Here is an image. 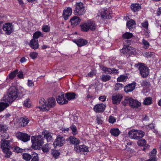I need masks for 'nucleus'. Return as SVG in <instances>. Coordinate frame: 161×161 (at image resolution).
Instances as JSON below:
<instances>
[{
    "label": "nucleus",
    "mask_w": 161,
    "mask_h": 161,
    "mask_svg": "<svg viewBox=\"0 0 161 161\" xmlns=\"http://www.w3.org/2000/svg\"><path fill=\"white\" fill-rule=\"evenodd\" d=\"M145 135V133L142 130L132 129L130 130L128 134L130 138L139 140L142 138Z\"/></svg>",
    "instance_id": "20e7f679"
},
{
    "label": "nucleus",
    "mask_w": 161,
    "mask_h": 161,
    "mask_svg": "<svg viewBox=\"0 0 161 161\" xmlns=\"http://www.w3.org/2000/svg\"><path fill=\"white\" fill-rule=\"evenodd\" d=\"M3 28L5 33L7 35H9L13 31V25L11 23H7L3 25Z\"/></svg>",
    "instance_id": "9d476101"
},
{
    "label": "nucleus",
    "mask_w": 161,
    "mask_h": 161,
    "mask_svg": "<svg viewBox=\"0 0 161 161\" xmlns=\"http://www.w3.org/2000/svg\"><path fill=\"white\" fill-rule=\"evenodd\" d=\"M152 98L151 97H147L145 99L144 101V103L146 105H149L152 103Z\"/></svg>",
    "instance_id": "2f4dec72"
},
{
    "label": "nucleus",
    "mask_w": 161,
    "mask_h": 161,
    "mask_svg": "<svg viewBox=\"0 0 161 161\" xmlns=\"http://www.w3.org/2000/svg\"><path fill=\"white\" fill-rule=\"evenodd\" d=\"M21 125L23 126H26L29 122V120L26 117H22L20 119Z\"/></svg>",
    "instance_id": "c85d7f7f"
},
{
    "label": "nucleus",
    "mask_w": 161,
    "mask_h": 161,
    "mask_svg": "<svg viewBox=\"0 0 161 161\" xmlns=\"http://www.w3.org/2000/svg\"><path fill=\"white\" fill-rule=\"evenodd\" d=\"M14 152L17 153H19L22 152V149L18 147H14L13 148Z\"/></svg>",
    "instance_id": "6e6d98bb"
},
{
    "label": "nucleus",
    "mask_w": 161,
    "mask_h": 161,
    "mask_svg": "<svg viewBox=\"0 0 161 161\" xmlns=\"http://www.w3.org/2000/svg\"><path fill=\"white\" fill-rule=\"evenodd\" d=\"M133 36L132 34L128 32H125L124 34L122 37L125 39H129L130 38Z\"/></svg>",
    "instance_id": "72a5a7b5"
},
{
    "label": "nucleus",
    "mask_w": 161,
    "mask_h": 161,
    "mask_svg": "<svg viewBox=\"0 0 161 161\" xmlns=\"http://www.w3.org/2000/svg\"><path fill=\"white\" fill-rule=\"evenodd\" d=\"M110 133L112 135L117 137L119 135L120 132L118 128H113L111 129Z\"/></svg>",
    "instance_id": "393cba45"
},
{
    "label": "nucleus",
    "mask_w": 161,
    "mask_h": 161,
    "mask_svg": "<svg viewBox=\"0 0 161 161\" xmlns=\"http://www.w3.org/2000/svg\"><path fill=\"white\" fill-rule=\"evenodd\" d=\"M126 25L130 30H131L135 27V22L134 20H131L127 22Z\"/></svg>",
    "instance_id": "bb28decb"
},
{
    "label": "nucleus",
    "mask_w": 161,
    "mask_h": 161,
    "mask_svg": "<svg viewBox=\"0 0 161 161\" xmlns=\"http://www.w3.org/2000/svg\"><path fill=\"white\" fill-rule=\"evenodd\" d=\"M72 10L70 7H68L65 8L64 10L63 14V17L65 20H67L68 17L70 16L72 14Z\"/></svg>",
    "instance_id": "a211bd4d"
},
{
    "label": "nucleus",
    "mask_w": 161,
    "mask_h": 161,
    "mask_svg": "<svg viewBox=\"0 0 161 161\" xmlns=\"http://www.w3.org/2000/svg\"><path fill=\"white\" fill-rule=\"evenodd\" d=\"M142 43L144 48L145 49H147L148 48L150 44L148 42L143 39L142 40Z\"/></svg>",
    "instance_id": "58836bf2"
},
{
    "label": "nucleus",
    "mask_w": 161,
    "mask_h": 161,
    "mask_svg": "<svg viewBox=\"0 0 161 161\" xmlns=\"http://www.w3.org/2000/svg\"><path fill=\"white\" fill-rule=\"evenodd\" d=\"M75 14L77 15H81L85 13L86 10L82 3L80 2L76 3Z\"/></svg>",
    "instance_id": "1a4fd4ad"
},
{
    "label": "nucleus",
    "mask_w": 161,
    "mask_h": 161,
    "mask_svg": "<svg viewBox=\"0 0 161 161\" xmlns=\"http://www.w3.org/2000/svg\"><path fill=\"white\" fill-rule=\"evenodd\" d=\"M157 14L158 16H159L161 14V7L159 8L157 10Z\"/></svg>",
    "instance_id": "e2e57ef3"
},
{
    "label": "nucleus",
    "mask_w": 161,
    "mask_h": 161,
    "mask_svg": "<svg viewBox=\"0 0 161 161\" xmlns=\"http://www.w3.org/2000/svg\"><path fill=\"white\" fill-rule=\"evenodd\" d=\"M123 96L119 94H114L112 96V99L113 104H119L121 101Z\"/></svg>",
    "instance_id": "f8f14e48"
},
{
    "label": "nucleus",
    "mask_w": 161,
    "mask_h": 161,
    "mask_svg": "<svg viewBox=\"0 0 161 161\" xmlns=\"http://www.w3.org/2000/svg\"><path fill=\"white\" fill-rule=\"evenodd\" d=\"M65 142L64 138L60 135L57 136L55 141L54 142L53 144L54 146H61Z\"/></svg>",
    "instance_id": "4468645a"
},
{
    "label": "nucleus",
    "mask_w": 161,
    "mask_h": 161,
    "mask_svg": "<svg viewBox=\"0 0 161 161\" xmlns=\"http://www.w3.org/2000/svg\"><path fill=\"white\" fill-rule=\"evenodd\" d=\"M97 27V25L94 21L88 20L81 25V30L83 31H87L89 30L93 31L95 30Z\"/></svg>",
    "instance_id": "39448f33"
},
{
    "label": "nucleus",
    "mask_w": 161,
    "mask_h": 161,
    "mask_svg": "<svg viewBox=\"0 0 161 161\" xmlns=\"http://www.w3.org/2000/svg\"><path fill=\"white\" fill-rule=\"evenodd\" d=\"M133 48L128 45L124 46L123 48L120 50L121 53H123L124 54H128L130 53L131 51L133 50Z\"/></svg>",
    "instance_id": "aec40b11"
},
{
    "label": "nucleus",
    "mask_w": 161,
    "mask_h": 161,
    "mask_svg": "<svg viewBox=\"0 0 161 161\" xmlns=\"http://www.w3.org/2000/svg\"><path fill=\"white\" fill-rule=\"evenodd\" d=\"M112 73H118V70L114 68H112Z\"/></svg>",
    "instance_id": "69168bd1"
},
{
    "label": "nucleus",
    "mask_w": 161,
    "mask_h": 161,
    "mask_svg": "<svg viewBox=\"0 0 161 161\" xmlns=\"http://www.w3.org/2000/svg\"><path fill=\"white\" fill-rule=\"evenodd\" d=\"M42 134L44 135L45 138L47 139V142H50L52 139V137L51 133L45 130L43 131Z\"/></svg>",
    "instance_id": "b1692460"
},
{
    "label": "nucleus",
    "mask_w": 161,
    "mask_h": 161,
    "mask_svg": "<svg viewBox=\"0 0 161 161\" xmlns=\"http://www.w3.org/2000/svg\"><path fill=\"white\" fill-rule=\"evenodd\" d=\"M24 105L26 107H30L31 106V101L29 99H27L24 101Z\"/></svg>",
    "instance_id": "37998d69"
},
{
    "label": "nucleus",
    "mask_w": 161,
    "mask_h": 161,
    "mask_svg": "<svg viewBox=\"0 0 161 161\" xmlns=\"http://www.w3.org/2000/svg\"><path fill=\"white\" fill-rule=\"evenodd\" d=\"M97 123L98 124H102V120L100 118L98 117H97Z\"/></svg>",
    "instance_id": "0e129e2a"
},
{
    "label": "nucleus",
    "mask_w": 161,
    "mask_h": 161,
    "mask_svg": "<svg viewBox=\"0 0 161 161\" xmlns=\"http://www.w3.org/2000/svg\"><path fill=\"white\" fill-rule=\"evenodd\" d=\"M57 101L58 103L60 105H63L67 103L68 101L66 100L64 95V93L62 92L58 96L57 98Z\"/></svg>",
    "instance_id": "dca6fc26"
},
{
    "label": "nucleus",
    "mask_w": 161,
    "mask_h": 161,
    "mask_svg": "<svg viewBox=\"0 0 161 161\" xmlns=\"http://www.w3.org/2000/svg\"><path fill=\"white\" fill-rule=\"evenodd\" d=\"M69 140L71 144H75V146L78 145L80 142V140L74 136H70L69 138Z\"/></svg>",
    "instance_id": "5701e85b"
},
{
    "label": "nucleus",
    "mask_w": 161,
    "mask_h": 161,
    "mask_svg": "<svg viewBox=\"0 0 161 161\" xmlns=\"http://www.w3.org/2000/svg\"><path fill=\"white\" fill-rule=\"evenodd\" d=\"M74 149L78 153H87L89 151L88 147L84 145H78L75 146Z\"/></svg>",
    "instance_id": "9b49d317"
},
{
    "label": "nucleus",
    "mask_w": 161,
    "mask_h": 161,
    "mask_svg": "<svg viewBox=\"0 0 161 161\" xmlns=\"http://www.w3.org/2000/svg\"><path fill=\"white\" fill-rule=\"evenodd\" d=\"M8 129V127L6 125L0 124V131L4 132L7 130Z\"/></svg>",
    "instance_id": "49530a36"
},
{
    "label": "nucleus",
    "mask_w": 161,
    "mask_h": 161,
    "mask_svg": "<svg viewBox=\"0 0 161 161\" xmlns=\"http://www.w3.org/2000/svg\"><path fill=\"white\" fill-rule=\"evenodd\" d=\"M96 72L95 71L93 70L91 71L89 73L87 74V75L88 76L90 77H92L94 75H95L96 74Z\"/></svg>",
    "instance_id": "13d9d810"
},
{
    "label": "nucleus",
    "mask_w": 161,
    "mask_h": 161,
    "mask_svg": "<svg viewBox=\"0 0 161 161\" xmlns=\"http://www.w3.org/2000/svg\"><path fill=\"white\" fill-rule=\"evenodd\" d=\"M49 144H46L43 146L42 147V151L44 153H47L49 151Z\"/></svg>",
    "instance_id": "a18cd8bd"
},
{
    "label": "nucleus",
    "mask_w": 161,
    "mask_h": 161,
    "mask_svg": "<svg viewBox=\"0 0 161 161\" xmlns=\"http://www.w3.org/2000/svg\"><path fill=\"white\" fill-rule=\"evenodd\" d=\"M43 35L41 32L39 31H36L35 32L33 35V38L35 39H37L40 37H43Z\"/></svg>",
    "instance_id": "7c9ffc66"
},
{
    "label": "nucleus",
    "mask_w": 161,
    "mask_h": 161,
    "mask_svg": "<svg viewBox=\"0 0 161 161\" xmlns=\"http://www.w3.org/2000/svg\"><path fill=\"white\" fill-rule=\"evenodd\" d=\"M8 106V103L2 102L0 103V112L3 111Z\"/></svg>",
    "instance_id": "c9c22d12"
},
{
    "label": "nucleus",
    "mask_w": 161,
    "mask_h": 161,
    "mask_svg": "<svg viewBox=\"0 0 161 161\" xmlns=\"http://www.w3.org/2000/svg\"><path fill=\"white\" fill-rule=\"evenodd\" d=\"M146 141L144 139H142L137 142V144L140 146H143L146 144Z\"/></svg>",
    "instance_id": "79ce46f5"
},
{
    "label": "nucleus",
    "mask_w": 161,
    "mask_h": 161,
    "mask_svg": "<svg viewBox=\"0 0 161 161\" xmlns=\"http://www.w3.org/2000/svg\"><path fill=\"white\" fill-rule=\"evenodd\" d=\"M70 128L72 131V134L73 135H75L77 134L78 131H77V128L75 125H72L70 126Z\"/></svg>",
    "instance_id": "473e14b6"
},
{
    "label": "nucleus",
    "mask_w": 161,
    "mask_h": 161,
    "mask_svg": "<svg viewBox=\"0 0 161 161\" xmlns=\"http://www.w3.org/2000/svg\"><path fill=\"white\" fill-rule=\"evenodd\" d=\"M115 118L112 116H110L108 119L109 122L110 123L113 124L116 121Z\"/></svg>",
    "instance_id": "5fc2aeb1"
},
{
    "label": "nucleus",
    "mask_w": 161,
    "mask_h": 161,
    "mask_svg": "<svg viewBox=\"0 0 161 161\" xmlns=\"http://www.w3.org/2000/svg\"><path fill=\"white\" fill-rule=\"evenodd\" d=\"M102 70L104 71L108 72V73L109 74L112 73V68H108L107 67L103 66L102 68Z\"/></svg>",
    "instance_id": "864d4df0"
},
{
    "label": "nucleus",
    "mask_w": 161,
    "mask_h": 161,
    "mask_svg": "<svg viewBox=\"0 0 161 161\" xmlns=\"http://www.w3.org/2000/svg\"><path fill=\"white\" fill-rule=\"evenodd\" d=\"M38 55V53L35 52H31L30 54V57L33 59L36 58Z\"/></svg>",
    "instance_id": "09e8293b"
},
{
    "label": "nucleus",
    "mask_w": 161,
    "mask_h": 161,
    "mask_svg": "<svg viewBox=\"0 0 161 161\" xmlns=\"http://www.w3.org/2000/svg\"><path fill=\"white\" fill-rule=\"evenodd\" d=\"M13 139L9 140H2L1 141V148L3 149L4 153L5 154V157L9 158L12 154V152L10 151V148L12 147Z\"/></svg>",
    "instance_id": "7ed1b4c3"
},
{
    "label": "nucleus",
    "mask_w": 161,
    "mask_h": 161,
    "mask_svg": "<svg viewBox=\"0 0 161 161\" xmlns=\"http://www.w3.org/2000/svg\"><path fill=\"white\" fill-rule=\"evenodd\" d=\"M17 90L14 86L11 87L8 90V94L3 97V100L6 102L12 103L17 97Z\"/></svg>",
    "instance_id": "f03ea898"
},
{
    "label": "nucleus",
    "mask_w": 161,
    "mask_h": 161,
    "mask_svg": "<svg viewBox=\"0 0 161 161\" xmlns=\"http://www.w3.org/2000/svg\"><path fill=\"white\" fill-rule=\"evenodd\" d=\"M18 73V70H15L13 72L11 73L9 75V78L10 79H13L16 76Z\"/></svg>",
    "instance_id": "ea45409f"
},
{
    "label": "nucleus",
    "mask_w": 161,
    "mask_h": 161,
    "mask_svg": "<svg viewBox=\"0 0 161 161\" xmlns=\"http://www.w3.org/2000/svg\"><path fill=\"white\" fill-rule=\"evenodd\" d=\"M47 101V103L44 98L41 99L39 101V103L41 106L39 107L38 108L41 110L45 111H48L50 108H53L55 106L56 102L54 98H49Z\"/></svg>",
    "instance_id": "f257e3e1"
},
{
    "label": "nucleus",
    "mask_w": 161,
    "mask_h": 161,
    "mask_svg": "<svg viewBox=\"0 0 161 161\" xmlns=\"http://www.w3.org/2000/svg\"><path fill=\"white\" fill-rule=\"evenodd\" d=\"M147 161H156V159L153 158H150V159Z\"/></svg>",
    "instance_id": "774afa93"
},
{
    "label": "nucleus",
    "mask_w": 161,
    "mask_h": 161,
    "mask_svg": "<svg viewBox=\"0 0 161 161\" xmlns=\"http://www.w3.org/2000/svg\"><path fill=\"white\" fill-rule=\"evenodd\" d=\"M142 25L143 28H144L146 30H147L148 26V23L147 20H145L144 22L142 23Z\"/></svg>",
    "instance_id": "603ef678"
},
{
    "label": "nucleus",
    "mask_w": 161,
    "mask_h": 161,
    "mask_svg": "<svg viewBox=\"0 0 161 161\" xmlns=\"http://www.w3.org/2000/svg\"><path fill=\"white\" fill-rule=\"evenodd\" d=\"M17 137L18 138L24 142H27L30 139V136L28 134L20 132L17 134Z\"/></svg>",
    "instance_id": "ddd939ff"
},
{
    "label": "nucleus",
    "mask_w": 161,
    "mask_h": 161,
    "mask_svg": "<svg viewBox=\"0 0 161 161\" xmlns=\"http://www.w3.org/2000/svg\"><path fill=\"white\" fill-rule=\"evenodd\" d=\"M52 154L53 157L56 158L59 156V153L58 151L54 150L52 152Z\"/></svg>",
    "instance_id": "8fccbe9b"
},
{
    "label": "nucleus",
    "mask_w": 161,
    "mask_h": 161,
    "mask_svg": "<svg viewBox=\"0 0 161 161\" xmlns=\"http://www.w3.org/2000/svg\"><path fill=\"white\" fill-rule=\"evenodd\" d=\"M136 86V83L133 82L127 85L124 88V91L127 92L133 91L135 89Z\"/></svg>",
    "instance_id": "4be33fe9"
},
{
    "label": "nucleus",
    "mask_w": 161,
    "mask_h": 161,
    "mask_svg": "<svg viewBox=\"0 0 161 161\" xmlns=\"http://www.w3.org/2000/svg\"><path fill=\"white\" fill-rule=\"evenodd\" d=\"M111 79V77L110 75H103L101 77V80L104 82L109 80Z\"/></svg>",
    "instance_id": "f704fd0d"
},
{
    "label": "nucleus",
    "mask_w": 161,
    "mask_h": 161,
    "mask_svg": "<svg viewBox=\"0 0 161 161\" xmlns=\"http://www.w3.org/2000/svg\"><path fill=\"white\" fill-rule=\"evenodd\" d=\"M28 86L31 87H33L34 86V83L31 80H29L28 81Z\"/></svg>",
    "instance_id": "bf43d9fd"
},
{
    "label": "nucleus",
    "mask_w": 161,
    "mask_h": 161,
    "mask_svg": "<svg viewBox=\"0 0 161 161\" xmlns=\"http://www.w3.org/2000/svg\"><path fill=\"white\" fill-rule=\"evenodd\" d=\"M100 14L101 15L102 18H103L104 19L109 18V17L110 13L107 10H105L103 12L101 13V14Z\"/></svg>",
    "instance_id": "c756f323"
},
{
    "label": "nucleus",
    "mask_w": 161,
    "mask_h": 161,
    "mask_svg": "<svg viewBox=\"0 0 161 161\" xmlns=\"http://www.w3.org/2000/svg\"><path fill=\"white\" fill-rule=\"evenodd\" d=\"M41 135L32 136L31 138L32 146L36 148V147L42 146L43 143V139L42 138Z\"/></svg>",
    "instance_id": "0eeeda50"
},
{
    "label": "nucleus",
    "mask_w": 161,
    "mask_h": 161,
    "mask_svg": "<svg viewBox=\"0 0 161 161\" xmlns=\"http://www.w3.org/2000/svg\"><path fill=\"white\" fill-rule=\"evenodd\" d=\"M122 103L125 106L129 105L133 108H137L141 105V103L129 97H126L122 102Z\"/></svg>",
    "instance_id": "423d86ee"
},
{
    "label": "nucleus",
    "mask_w": 161,
    "mask_h": 161,
    "mask_svg": "<svg viewBox=\"0 0 161 161\" xmlns=\"http://www.w3.org/2000/svg\"><path fill=\"white\" fill-rule=\"evenodd\" d=\"M124 87V85L120 83H117L116 84L115 87L114 89L115 90H120Z\"/></svg>",
    "instance_id": "c03bdc74"
},
{
    "label": "nucleus",
    "mask_w": 161,
    "mask_h": 161,
    "mask_svg": "<svg viewBox=\"0 0 161 161\" xmlns=\"http://www.w3.org/2000/svg\"><path fill=\"white\" fill-rule=\"evenodd\" d=\"M30 47L34 49H36L39 47L38 40L35 39H32L31 41L29 43Z\"/></svg>",
    "instance_id": "412c9836"
},
{
    "label": "nucleus",
    "mask_w": 161,
    "mask_h": 161,
    "mask_svg": "<svg viewBox=\"0 0 161 161\" xmlns=\"http://www.w3.org/2000/svg\"><path fill=\"white\" fill-rule=\"evenodd\" d=\"M106 98V97L104 96H101L99 97V99L101 101L103 102L105 100Z\"/></svg>",
    "instance_id": "680f3d73"
},
{
    "label": "nucleus",
    "mask_w": 161,
    "mask_h": 161,
    "mask_svg": "<svg viewBox=\"0 0 161 161\" xmlns=\"http://www.w3.org/2000/svg\"><path fill=\"white\" fill-rule=\"evenodd\" d=\"M42 31L45 32H47L49 31L50 30V28L47 25H43L42 28Z\"/></svg>",
    "instance_id": "4d7b16f0"
},
{
    "label": "nucleus",
    "mask_w": 161,
    "mask_h": 161,
    "mask_svg": "<svg viewBox=\"0 0 161 161\" xmlns=\"http://www.w3.org/2000/svg\"><path fill=\"white\" fill-rule=\"evenodd\" d=\"M140 73L143 78H146L149 74V69L144 64H141L139 67Z\"/></svg>",
    "instance_id": "6e6552de"
},
{
    "label": "nucleus",
    "mask_w": 161,
    "mask_h": 161,
    "mask_svg": "<svg viewBox=\"0 0 161 161\" xmlns=\"http://www.w3.org/2000/svg\"><path fill=\"white\" fill-rule=\"evenodd\" d=\"M150 83L147 80H144L142 82V86H143V87L149 86H150Z\"/></svg>",
    "instance_id": "3c124183"
},
{
    "label": "nucleus",
    "mask_w": 161,
    "mask_h": 161,
    "mask_svg": "<svg viewBox=\"0 0 161 161\" xmlns=\"http://www.w3.org/2000/svg\"><path fill=\"white\" fill-rule=\"evenodd\" d=\"M73 42L75 43L78 47H81L85 46L88 43L87 40L82 38L73 40Z\"/></svg>",
    "instance_id": "6ab92c4d"
},
{
    "label": "nucleus",
    "mask_w": 161,
    "mask_h": 161,
    "mask_svg": "<svg viewBox=\"0 0 161 161\" xmlns=\"http://www.w3.org/2000/svg\"><path fill=\"white\" fill-rule=\"evenodd\" d=\"M130 8L131 10L134 12H136L139 11L141 8V6L137 3L132 4Z\"/></svg>",
    "instance_id": "a878e982"
},
{
    "label": "nucleus",
    "mask_w": 161,
    "mask_h": 161,
    "mask_svg": "<svg viewBox=\"0 0 161 161\" xmlns=\"http://www.w3.org/2000/svg\"><path fill=\"white\" fill-rule=\"evenodd\" d=\"M2 136L3 139H7L8 137V134L6 133H4Z\"/></svg>",
    "instance_id": "052dcab7"
},
{
    "label": "nucleus",
    "mask_w": 161,
    "mask_h": 161,
    "mask_svg": "<svg viewBox=\"0 0 161 161\" xmlns=\"http://www.w3.org/2000/svg\"><path fill=\"white\" fill-rule=\"evenodd\" d=\"M31 161H39V158L38 155L36 153H34L32 154V158Z\"/></svg>",
    "instance_id": "4c0bfd02"
},
{
    "label": "nucleus",
    "mask_w": 161,
    "mask_h": 161,
    "mask_svg": "<svg viewBox=\"0 0 161 161\" xmlns=\"http://www.w3.org/2000/svg\"><path fill=\"white\" fill-rule=\"evenodd\" d=\"M32 158V156L27 153H24L23 154V158L25 160L29 161Z\"/></svg>",
    "instance_id": "e433bc0d"
},
{
    "label": "nucleus",
    "mask_w": 161,
    "mask_h": 161,
    "mask_svg": "<svg viewBox=\"0 0 161 161\" xmlns=\"http://www.w3.org/2000/svg\"><path fill=\"white\" fill-rule=\"evenodd\" d=\"M26 61V59L25 57L22 58L20 60V61L21 63H22L24 62H25Z\"/></svg>",
    "instance_id": "338daca9"
},
{
    "label": "nucleus",
    "mask_w": 161,
    "mask_h": 161,
    "mask_svg": "<svg viewBox=\"0 0 161 161\" xmlns=\"http://www.w3.org/2000/svg\"><path fill=\"white\" fill-rule=\"evenodd\" d=\"M76 94L75 93L73 92H68L65 94V97L68 100H71L74 99L75 98Z\"/></svg>",
    "instance_id": "cd10ccee"
},
{
    "label": "nucleus",
    "mask_w": 161,
    "mask_h": 161,
    "mask_svg": "<svg viewBox=\"0 0 161 161\" xmlns=\"http://www.w3.org/2000/svg\"><path fill=\"white\" fill-rule=\"evenodd\" d=\"M127 79L126 76L124 75H121L117 79V81L119 82L124 81Z\"/></svg>",
    "instance_id": "de8ad7c7"
},
{
    "label": "nucleus",
    "mask_w": 161,
    "mask_h": 161,
    "mask_svg": "<svg viewBox=\"0 0 161 161\" xmlns=\"http://www.w3.org/2000/svg\"><path fill=\"white\" fill-rule=\"evenodd\" d=\"M157 153L156 148H154L150 153V158H153L156 159V154Z\"/></svg>",
    "instance_id": "a19ab883"
},
{
    "label": "nucleus",
    "mask_w": 161,
    "mask_h": 161,
    "mask_svg": "<svg viewBox=\"0 0 161 161\" xmlns=\"http://www.w3.org/2000/svg\"><path fill=\"white\" fill-rule=\"evenodd\" d=\"M81 19L78 17L74 16L70 19L69 22L73 27L77 26L79 24L80 22Z\"/></svg>",
    "instance_id": "f3484780"
},
{
    "label": "nucleus",
    "mask_w": 161,
    "mask_h": 161,
    "mask_svg": "<svg viewBox=\"0 0 161 161\" xmlns=\"http://www.w3.org/2000/svg\"><path fill=\"white\" fill-rule=\"evenodd\" d=\"M106 105L103 103L96 104L93 108L94 111L96 113L103 112L105 109Z\"/></svg>",
    "instance_id": "2eb2a0df"
}]
</instances>
